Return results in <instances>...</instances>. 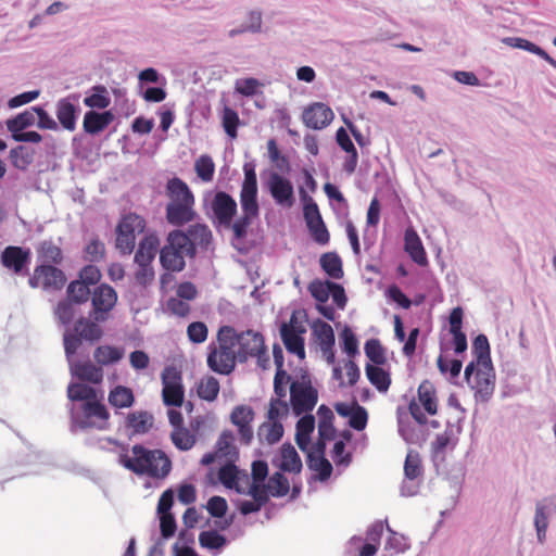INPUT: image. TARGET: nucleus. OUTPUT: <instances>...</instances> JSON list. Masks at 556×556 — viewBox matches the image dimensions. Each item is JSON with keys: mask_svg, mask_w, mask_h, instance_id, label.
Masks as SVG:
<instances>
[{"mask_svg": "<svg viewBox=\"0 0 556 556\" xmlns=\"http://www.w3.org/2000/svg\"><path fill=\"white\" fill-rule=\"evenodd\" d=\"M35 150L26 146H17L10 150V161L12 165L20 169L26 170L34 162Z\"/></svg>", "mask_w": 556, "mask_h": 556, "instance_id": "38", "label": "nucleus"}, {"mask_svg": "<svg viewBox=\"0 0 556 556\" xmlns=\"http://www.w3.org/2000/svg\"><path fill=\"white\" fill-rule=\"evenodd\" d=\"M105 245L99 238H92L84 249V258L90 263H98L104 258Z\"/></svg>", "mask_w": 556, "mask_h": 556, "instance_id": "53", "label": "nucleus"}, {"mask_svg": "<svg viewBox=\"0 0 556 556\" xmlns=\"http://www.w3.org/2000/svg\"><path fill=\"white\" fill-rule=\"evenodd\" d=\"M365 371L369 382L379 392H387L389 390L391 384V377L390 374L381 367V365L367 364Z\"/></svg>", "mask_w": 556, "mask_h": 556, "instance_id": "37", "label": "nucleus"}, {"mask_svg": "<svg viewBox=\"0 0 556 556\" xmlns=\"http://www.w3.org/2000/svg\"><path fill=\"white\" fill-rule=\"evenodd\" d=\"M472 346L477 354L478 364L481 366L488 367V363H490V361H489L490 345H489L488 338L484 334H479L473 340Z\"/></svg>", "mask_w": 556, "mask_h": 556, "instance_id": "60", "label": "nucleus"}, {"mask_svg": "<svg viewBox=\"0 0 556 556\" xmlns=\"http://www.w3.org/2000/svg\"><path fill=\"white\" fill-rule=\"evenodd\" d=\"M280 456L281 462L279 467L282 471L293 473H299L301 471L302 460L293 445L285 443L280 448Z\"/></svg>", "mask_w": 556, "mask_h": 556, "instance_id": "34", "label": "nucleus"}, {"mask_svg": "<svg viewBox=\"0 0 556 556\" xmlns=\"http://www.w3.org/2000/svg\"><path fill=\"white\" fill-rule=\"evenodd\" d=\"M320 266L323 270L332 279L343 277L342 261L336 252H327L320 256Z\"/></svg>", "mask_w": 556, "mask_h": 556, "instance_id": "42", "label": "nucleus"}, {"mask_svg": "<svg viewBox=\"0 0 556 556\" xmlns=\"http://www.w3.org/2000/svg\"><path fill=\"white\" fill-rule=\"evenodd\" d=\"M233 440L235 437L231 431L226 430L222 432L216 442L217 455H220V458L230 459L232 456L237 455Z\"/></svg>", "mask_w": 556, "mask_h": 556, "instance_id": "49", "label": "nucleus"}, {"mask_svg": "<svg viewBox=\"0 0 556 556\" xmlns=\"http://www.w3.org/2000/svg\"><path fill=\"white\" fill-rule=\"evenodd\" d=\"M334 409L341 417L349 418V425L351 428L357 431H362L366 428L368 421L367 410L356 401H353L352 403H337L334 405Z\"/></svg>", "mask_w": 556, "mask_h": 556, "instance_id": "19", "label": "nucleus"}, {"mask_svg": "<svg viewBox=\"0 0 556 556\" xmlns=\"http://www.w3.org/2000/svg\"><path fill=\"white\" fill-rule=\"evenodd\" d=\"M315 429V417L304 414L296 422L295 442L299 448L306 452L311 444V434Z\"/></svg>", "mask_w": 556, "mask_h": 556, "instance_id": "31", "label": "nucleus"}, {"mask_svg": "<svg viewBox=\"0 0 556 556\" xmlns=\"http://www.w3.org/2000/svg\"><path fill=\"white\" fill-rule=\"evenodd\" d=\"M265 187L279 206L290 208L295 202L292 182L276 172H269Z\"/></svg>", "mask_w": 556, "mask_h": 556, "instance_id": "11", "label": "nucleus"}, {"mask_svg": "<svg viewBox=\"0 0 556 556\" xmlns=\"http://www.w3.org/2000/svg\"><path fill=\"white\" fill-rule=\"evenodd\" d=\"M92 290L77 279L72 280L66 288V299L61 301L58 305V309H65L70 305L85 304L91 299Z\"/></svg>", "mask_w": 556, "mask_h": 556, "instance_id": "23", "label": "nucleus"}, {"mask_svg": "<svg viewBox=\"0 0 556 556\" xmlns=\"http://www.w3.org/2000/svg\"><path fill=\"white\" fill-rule=\"evenodd\" d=\"M318 401V391L307 376L290 383L291 409L295 416L307 414L314 409Z\"/></svg>", "mask_w": 556, "mask_h": 556, "instance_id": "6", "label": "nucleus"}, {"mask_svg": "<svg viewBox=\"0 0 556 556\" xmlns=\"http://www.w3.org/2000/svg\"><path fill=\"white\" fill-rule=\"evenodd\" d=\"M364 351L366 356L374 363L372 365H383L387 362L386 350L378 339H370L365 343Z\"/></svg>", "mask_w": 556, "mask_h": 556, "instance_id": "50", "label": "nucleus"}, {"mask_svg": "<svg viewBox=\"0 0 556 556\" xmlns=\"http://www.w3.org/2000/svg\"><path fill=\"white\" fill-rule=\"evenodd\" d=\"M291 405L282 399H271L267 412L268 421L280 422L279 419L289 415Z\"/></svg>", "mask_w": 556, "mask_h": 556, "instance_id": "51", "label": "nucleus"}, {"mask_svg": "<svg viewBox=\"0 0 556 556\" xmlns=\"http://www.w3.org/2000/svg\"><path fill=\"white\" fill-rule=\"evenodd\" d=\"M110 442L121 447L118 463L134 473L152 479H164L169 475L172 460L162 450H149L141 444H136L131 447V455H129L126 445L111 439Z\"/></svg>", "mask_w": 556, "mask_h": 556, "instance_id": "2", "label": "nucleus"}, {"mask_svg": "<svg viewBox=\"0 0 556 556\" xmlns=\"http://www.w3.org/2000/svg\"><path fill=\"white\" fill-rule=\"evenodd\" d=\"M194 203H167L165 207V217L169 225L175 227L185 226L197 218Z\"/></svg>", "mask_w": 556, "mask_h": 556, "instance_id": "20", "label": "nucleus"}, {"mask_svg": "<svg viewBox=\"0 0 556 556\" xmlns=\"http://www.w3.org/2000/svg\"><path fill=\"white\" fill-rule=\"evenodd\" d=\"M117 301L116 291L108 283H101L93 288L91 292V302L93 309L91 313H110Z\"/></svg>", "mask_w": 556, "mask_h": 556, "instance_id": "21", "label": "nucleus"}, {"mask_svg": "<svg viewBox=\"0 0 556 556\" xmlns=\"http://www.w3.org/2000/svg\"><path fill=\"white\" fill-rule=\"evenodd\" d=\"M255 219H258V216L242 213L240 217L232 219L230 225L224 228L231 229V244L240 253H245L250 249L257 247L263 240L258 231H254L251 228Z\"/></svg>", "mask_w": 556, "mask_h": 556, "instance_id": "5", "label": "nucleus"}, {"mask_svg": "<svg viewBox=\"0 0 556 556\" xmlns=\"http://www.w3.org/2000/svg\"><path fill=\"white\" fill-rule=\"evenodd\" d=\"M185 233L190 238V242L194 248V253L198 250L206 252L211 249L213 242V233L210 227L204 223H195L189 225Z\"/></svg>", "mask_w": 556, "mask_h": 556, "instance_id": "22", "label": "nucleus"}, {"mask_svg": "<svg viewBox=\"0 0 556 556\" xmlns=\"http://www.w3.org/2000/svg\"><path fill=\"white\" fill-rule=\"evenodd\" d=\"M166 242L177 250L185 258H194L197 255L194 253V248L190 242V238L185 233V230L174 229L168 232L166 237Z\"/></svg>", "mask_w": 556, "mask_h": 556, "instance_id": "32", "label": "nucleus"}, {"mask_svg": "<svg viewBox=\"0 0 556 556\" xmlns=\"http://www.w3.org/2000/svg\"><path fill=\"white\" fill-rule=\"evenodd\" d=\"M534 526L536 529L538 541L543 544L546 538L548 520L547 515L545 514V506L541 503H538L535 507Z\"/></svg>", "mask_w": 556, "mask_h": 556, "instance_id": "58", "label": "nucleus"}, {"mask_svg": "<svg viewBox=\"0 0 556 556\" xmlns=\"http://www.w3.org/2000/svg\"><path fill=\"white\" fill-rule=\"evenodd\" d=\"M302 117L307 127L323 129L332 122L334 115L328 105L316 102L304 110Z\"/></svg>", "mask_w": 556, "mask_h": 556, "instance_id": "18", "label": "nucleus"}, {"mask_svg": "<svg viewBox=\"0 0 556 556\" xmlns=\"http://www.w3.org/2000/svg\"><path fill=\"white\" fill-rule=\"evenodd\" d=\"M38 258L42 264L60 265L63 261V253L60 247L52 241H43L37 249Z\"/></svg>", "mask_w": 556, "mask_h": 556, "instance_id": "41", "label": "nucleus"}, {"mask_svg": "<svg viewBox=\"0 0 556 556\" xmlns=\"http://www.w3.org/2000/svg\"><path fill=\"white\" fill-rule=\"evenodd\" d=\"M314 333L316 336V341L319 345V349L329 348L334 345V333L328 324L316 325L314 328Z\"/></svg>", "mask_w": 556, "mask_h": 556, "instance_id": "59", "label": "nucleus"}, {"mask_svg": "<svg viewBox=\"0 0 556 556\" xmlns=\"http://www.w3.org/2000/svg\"><path fill=\"white\" fill-rule=\"evenodd\" d=\"M404 250L415 263L420 266L427 265L428 260L422 242L416 230L412 227L405 230Z\"/></svg>", "mask_w": 556, "mask_h": 556, "instance_id": "25", "label": "nucleus"}, {"mask_svg": "<svg viewBox=\"0 0 556 556\" xmlns=\"http://www.w3.org/2000/svg\"><path fill=\"white\" fill-rule=\"evenodd\" d=\"M146 228L144 219L137 214L125 215L116 228V249L122 254H130L136 244V236L143 232Z\"/></svg>", "mask_w": 556, "mask_h": 556, "instance_id": "8", "label": "nucleus"}, {"mask_svg": "<svg viewBox=\"0 0 556 556\" xmlns=\"http://www.w3.org/2000/svg\"><path fill=\"white\" fill-rule=\"evenodd\" d=\"M67 397L72 402H77L71 408L73 421L81 429L94 428L105 430L110 426V413L106 406L98 397L94 388L73 382L67 387Z\"/></svg>", "mask_w": 556, "mask_h": 556, "instance_id": "1", "label": "nucleus"}, {"mask_svg": "<svg viewBox=\"0 0 556 556\" xmlns=\"http://www.w3.org/2000/svg\"><path fill=\"white\" fill-rule=\"evenodd\" d=\"M30 260L31 252L29 249L15 245L7 247L0 255L2 266L21 276L29 275L27 267Z\"/></svg>", "mask_w": 556, "mask_h": 556, "instance_id": "13", "label": "nucleus"}, {"mask_svg": "<svg viewBox=\"0 0 556 556\" xmlns=\"http://www.w3.org/2000/svg\"><path fill=\"white\" fill-rule=\"evenodd\" d=\"M283 435V426L281 422L265 421L257 429V437L261 443L275 444Z\"/></svg>", "mask_w": 556, "mask_h": 556, "instance_id": "40", "label": "nucleus"}, {"mask_svg": "<svg viewBox=\"0 0 556 556\" xmlns=\"http://www.w3.org/2000/svg\"><path fill=\"white\" fill-rule=\"evenodd\" d=\"M90 91L92 93L84 99V104L86 106L90 109L104 110L110 105L111 99L105 86L96 85L91 87Z\"/></svg>", "mask_w": 556, "mask_h": 556, "instance_id": "43", "label": "nucleus"}, {"mask_svg": "<svg viewBox=\"0 0 556 556\" xmlns=\"http://www.w3.org/2000/svg\"><path fill=\"white\" fill-rule=\"evenodd\" d=\"M123 350L111 346L100 345L93 352L94 361L100 365H110L118 362L123 357Z\"/></svg>", "mask_w": 556, "mask_h": 556, "instance_id": "47", "label": "nucleus"}, {"mask_svg": "<svg viewBox=\"0 0 556 556\" xmlns=\"http://www.w3.org/2000/svg\"><path fill=\"white\" fill-rule=\"evenodd\" d=\"M108 401L115 408H128L135 402V395L130 388L116 386L109 392Z\"/></svg>", "mask_w": 556, "mask_h": 556, "instance_id": "39", "label": "nucleus"}, {"mask_svg": "<svg viewBox=\"0 0 556 556\" xmlns=\"http://www.w3.org/2000/svg\"><path fill=\"white\" fill-rule=\"evenodd\" d=\"M257 188H241L240 205L242 213L260 216V204L257 201Z\"/></svg>", "mask_w": 556, "mask_h": 556, "instance_id": "45", "label": "nucleus"}, {"mask_svg": "<svg viewBox=\"0 0 556 556\" xmlns=\"http://www.w3.org/2000/svg\"><path fill=\"white\" fill-rule=\"evenodd\" d=\"M101 271L100 269L92 264L85 265L79 271L77 280L81 281L88 287L96 286L101 280Z\"/></svg>", "mask_w": 556, "mask_h": 556, "instance_id": "61", "label": "nucleus"}, {"mask_svg": "<svg viewBox=\"0 0 556 556\" xmlns=\"http://www.w3.org/2000/svg\"><path fill=\"white\" fill-rule=\"evenodd\" d=\"M291 377L288 375L286 370H276L274 377V392L275 399L286 400L287 389L290 388Z\"/></svg>", "mask_w": 556, "mask_h": 556, "instance_id": "63", "label": "nucleus"}, {"mask_svg": "<svg viewBox=\"0 0 556 556\" xmlns=\"http://www.w3.org/2000/svg\"><path fill=\"white\" fill-rule=\"evenodd\" d=\"M404 472L405 477L409 480H414L421 476L422 466L421 460L418 453L409 452L406 455L405 464H404Z\"/></svg>", "mask_w": 556, "mask_h": 556, "instance_id": "57", "label": "nucleus"}, {"mask_svg": "<svg viewBox=\"0 0 556 556\" xmlns=\"http://www.w3.org/2000/svg\"><path fill=\"white\" fill-rule=\"evenodd\" d=\"M219 389L220 387L218 380L213 376H206L199 381L197 393L200 399L207 402H213L217 399Z\"/></svg>", "mask_w": 556, "mask_h": 556, "instance_id": "46", "label": "nucleus"}, {"mask_svg": "<svg viewBox=\"0 0 556 556\" xmlns=\"http://www.w3.org/2000/svg\"><path fill=\"white\" fill-rule=\"evenodd\" d=\"M194 169L198 177L203 181H211L214 176L215 165L211 156L201 155L195 161Z\"/></svg>", "mask_w": 556, "mask_h": 556, "instance_id": "56", "label": "nucleus"}, {"mask_svg": "<svg viewBox=\"0 0 556 556\" xmlns=\"http://www.w3.org/2000/svg\"><path fill=\"white\" fill-rule=\"evenodd\" d=\"M238 124H239L238 113L235 110H232L228 106H225L224 111H223V126H224L226 134L230 138L237 137Z\"/></svg>", "mask_w": 556, "mask_h": 556, "instance_id": "64", "label": "nucleus"}, {"mask_svg": "<svg viewBox=\"0 0 556 556\" xmlns=\"http://www.w3.org/2000/svg\"><path fill=\"white\" fill-rule=\"evenodd\" d=\"M235 342L240 362H245L249 357H260V355L265 352L264 338L260 332L252 330L239 334L236 332Z\"/></svg>", "mask_w": 556, "mask_h": 556, "instance_id": "15", "label": "nucleus"}, {"mask_svg": "<svg viewBox=\"0 0 556 556\" xmlns=\"http://www.w3.org/2000/svg\"><path fill=\"white\" fill-rule=\"evenodd\" d=\"M254 417L255 413L253 408L248 405H238L230 414L231 422L238 428L239 440L244 445H249L252 442V422Z\"/></svg>", "mask_w": 556, "mask_h": 556, "instance_id": "17", "label": "nucleus"}, {"mask_svg": "<svg viewBox=\"0 0 556 556\" xmlns=\"http://www.w3.org/2000/svg\"><path fill=\"white\" fill-rule=\"evenodd\" d=\"M332 286V281H321L319 279H315L309 283L308 291L311 292L312 296L318 302V304L316 305L318 313H333V307L323 305L330 298Z\"/></svg>", "mask_w": 556, "mask_h": 556, "instance_id": "29", "label": "nucleus"}, {"mask_svg": "<svg viewBox=\"0 0 556 556\" xmlns=\"http://www.w3.org/2000/svg\"><path fill=\"white\" fill-rule=\"evenodd\" d=\"M306 226L311 236L318 244L326 245L329 243L330 236L323 219L308 220Z\"/></svg>", "mask_w": 556, "mask_h": 556, "instance_id": "55", "label": "nucleus"}, {"mask_svg": "<svg viewBox=\"0 0 556 556\" xmlns=\"http://www.w3.org/2000/svg\"><path fill=\"white\" fill-rule=\"evenodd\" d=\"M491 369L490 363H488V367L482 366V368L477 369L473 362L469 363L465 368L464 374L467 382L471 384L476 393L483 399L491 395L494 389V383L490 375Z\"/></svg>", "mask_w": 556, "mask_h": 556, "instance_id": "16", "label": "nucleus"}, {"mask_svg": "<svg viewBox=\"0 0 556 556\" xmlns=\"http://www.w3.org/2000/svg\"><path fill=\"white\" fill-rule=\"evenodd\" d=\"M106 315H96V320L81 316L74 326V331L81 339L88 341L99 340L102 336V329L99 321H104Z\"/></svg>", "mask_w": 556, "mask_h": 556, "instance_id": "27", "label": "nucleus"}, {"mask_svg": "<svg viewBox=\"0 0 556 556\" xmlns=\"http://www.w3.org/2000/svg\"><path fill=\"white\" fill-rule=\"evenodd\" d=\"M153 425V417L147 412L138 410L127 415L126 428L134 433H147Z\"/></svg>", "mask_w": 556, "mask_h": 556, "instance_id": "35", "label": "nucleus"}, {"mask_svg": "<svg viewBox=\"0 0 556 556\" xmlns=\"http://www.w3.org/2000/svg\"><path fill=\"white\" fill-rule=\"evenodd\" d=\"M66 281L65 273L51 264H40L36 266L28 279V283L31 288H41L47 292L62 290Z\"/></svg>", "mask_w": 556, "mask_h": 556, "instance_id": "9", "label": "nucleus"}, {"mask_svg": "<svg viewBox=\"0 0 556 556\" xmlns=\"http://www.w3.org/2000/svg\"><path fill=\"white\" fill-rule=\"evenodd\" d=\"M267 488L271 496L281 497L288 494L290 484L281 472H275L268 479Z\"/></svg>", "mask_w": 556, "mask_h": 556, "instance_id": "52", "label": "nucleus"}, {"mask_svg": "<svg viewBox=\"0 0 556 556\" xmlns=\"http://www.w3.org/2000/svg\"><path fill=\"white\" fill-rule=\"evenodd\" d=\"M199 543L207 549H219L226 545L227 540L215 530L203 531L199 534Z\"/></svg>", "mask_w": 556, "mask_h": 556, "instance_id": "54", "label": "nucleus"}, {"mask_svg": "<svg viewBox=\"0 0 556 556\" xmlns=\"http://www.w3.org/2000/svg\"><path fill=\"white\" fill-rule=\"evenodd\" d=\"M160 263L165 270L172 273H179L186 267L185 257L167 242L160 250Z\"/></svg>", "mask_w": 556, "mask_h": 556, "instance_id": "30", "label": "nucleus"}, {"mask_svg": "<svg viewBox=\"0 0 556 556\" xmlns=\"http://www.w3.org/2000/svg\"><path fill=\"white\" fill-rule=\"evenodd\" d=\"M160 240L155 235L146 236L139 243L135 254L137 265H151L159 250Z\"/></svg>", "mask_w": 556, "mask_h": 556, "instance_id": "28", "label": "nucleus"}, {"mask_svg": "<svg viewBox=\"0 0 556 556\" xmlns=\"http://www.w3.org/2000/svg\"><path fill=\"white\" fill-rule=\"evenodd\" d=\"M300 197L301 200L304 202L303 214L305 222L308 223V220L314 222L317 219H323L317 204L313 201V199L307 194V192L302 187L300 188Z\"/></svg>", "mask_w": 556, "mask_h": 556, "instance_id": "62", "label": "nucleus"}, {"mask_svg": "<svg viewBox=\"0 0 556 556\" xmlns=\"http://www.w3.org/2000/svg\"><path fill=\"white\" fill-rule=\"evenodd\" d=\"M36 124L34 106L21 112L16 116L5 121L7 129L11 135L25 130Z\"/></svg>", "mask_w": 556, "mask_h": 556, "instance_id": "36", "label": "nucleus"}, {"mask_svg": "<svg viewBox=\"0 0 556 556\" xmlns=\"http://www.w3.org/2000/svg\"><path fill=\"white\" fill-rule=\"evenodd\" d=\"M417 399L418 401H410L408 410L416 422L426 425L428 421L426 413L429 415L438 413V399L433 384L428 380L422 381L417 390Z\"/></svg>", "mask_w": 556, "mask_h": 556, "instance_id": "7", "label": "nucleus"}, {"mask_svg": "<svg viewBox=\"0 0 556 556\" xmlns=\"http://www.w3.org/2000/svg\"><path fill=\"white\" fill-rule=\"evenodd\" d=\"M170 440L178 450L189 451L194 446L197 435L194 431L184 426L181 428L173 429Z\"/></svg>", "mask_w": 556, "mask_h": 556, "instance_id": "44", "label": "nucleus"}, {"mask_svg": "<svg viewBox=\"0 0 556 556\" xmlns=\"http://www.w3.org/2000/svg\"><path fill=\"white\" fill-rule=\"evenodd\" d=\"M73 374L83 381L99 384L103 380V370L100 366H96L91 362H80L75 364Z\"/></svg>", "mask_w": 556, "mask_h": 556, "instance_id": "33", "label": "nucleus"}, {"mask_svg": "<svg viewBox=\"0 0 556 556\" xmlns=\"http://www.w3.org/2000/svg\"><path fill=\"white\" fill-rule=\"evenodd\" d=\"M203 206L213 225L219 229L229 226L238 212L236 200L225 191L207 192Z\"/></svg>", "mask_w": 556, "mask_h": 556, "instance_id": "4", "label": "nucleus"}, {"mask_svg": "<svg viewBox=\"0 0 556 556\" xmlns=\"http://www.w3.org/2000/svg\"><path fill=\"white\" fill-rule=\"evenodd\" d=\"M114 121V114L111 111L99 113L90 110L85 113L83 127L85 132L97 135L103 131Z\"/></svg>", "mask_w": 556, "mask_h": 556, "instance_id": "26", "label": "nucleus"}, {"mask_svg": "<svg viewBox=\"0 0 556 556\" xmlns=\"http://www.w3.org/2000/svg\"><path fill=\"white\" fill-rule=\"evenodd\" d=\"M305 333L306 325L303 320H299L296 315H291L290 321L282 324L280 327V336L285 348L300 359L305 358Z\"/></svg>", "mask_w": 556, "mask_h": 556, "instance_id": "10", "label": "nucleus"}, {"mask_svg": "<svg viewBox=\"0 0 556 556\" xmlns=\"http://www.w3.org/2000/svg\"><path fill=\"white\" fill-rule=\"evenodd\" d=\"M80 98L79 93H72L56 102L55 115L61 126L68 130L76 129L77 118L80 114V108L77 104Z\"/></svg>", "mask_w": 556, "mask_h": 556, "instance_id": "14", "label": "nucleus"}, {"mask_svg": "<svg viewBox=\"0 0 556 556\" xmlns=\"http://www.w3.org/2000/svg\"><path fill=\"white\" fill-rule=\"evenodd\" d=\"M236 330L230 326H223L217 333V346L210 348L207 366L220 375H229L236 367L239 353L236 346Z\"/></svg>", "mask_w": 556, "mask_h": 556, "instance_id": "3", "label": "nucleus"}, {"mask_svg": "<svg viewBox=\"0 0 556 556\" xmlns=\"http://www.w3.org/2000/svg\"><path fill=\"white\" fill-rule=\"evenodd\" d=\"M165 194L169 199L168 203L195 202L191 189L179 177H173L167 180L165 186Z\"/></svg>", "mask_w": 556, "mask_h": 556, "instance_id": "24", "label": "nucleus"}, {"mask_svg": "<svg viewBox=\"0 0 556 556\" xmlns=\"http://www.w3.org/2000/svg\"><path fill=\"white\" fill-rule=\"evenodd\" d=\"M162 396L167 406L179 407L184 403V387L181 384V375L174 367H166L162 372Z\"/></svg>", "mask_w": 556, "mask_h": 556, "instance_id": "12", "label": "nucleus"}, {"mask_svg": "<svg viewBox=\"0 0 556 556\" xmlns=\"http://www.w3.org/2000/svg\"><path fill=\"white\" fill-rule=\"evenodd\" d=\"M307 464L312 470L318 472V479L320 481H325L330 478L332 473V465L325 456L307 454Z\"/></svg>", "mask_w": 556, "mask_h": 556, "instance_id": "48", "label": "nucleus"}]
</instances>
